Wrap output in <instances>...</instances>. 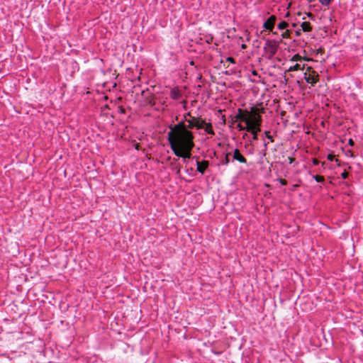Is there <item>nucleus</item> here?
<instances>
[{
    "label": "nucleus",
    "mask_w": 363,
    "mask_h": 363,
    "mask_svg": "<svg viewBox=\"0 0 363 363\" xmlns=\"http://www.w3.org/2000/svg\"><path fill=\"white\" fill-rule=\"evenodd\" d=\"M288 26L289 23L286 21H282L278 24L277 28L279 30H284L287 28Z\"/></svg>",
    "instance_id": "dca6fc26"
},
{
    "label": "nucleus",
    "mask_w": 363,
    "mask_h": 363,
    "mask_svg": "<svg viewBox=\"0 0 363 363\" xmlns=\"http://www.w3.org/2000/svg\"><path fill=\"white\" fill-rule=\"evenodd\" d=\"M315 72L313 71L312 74H307V73L304 74V79L306 82L308 84H311L312 85L315 84L318 81V75H315Z\"/></svg>",
    "instance_id": "9d476101"
},
{
    "label": "nucleus",
    "mask_w": 363,
    "mask_h": 363,
    "mask_svg": "<svg viewBox=\"0 0 363 363\" xmlns=\"http://www.w3.org/2000/svg\"><path fill=\"white\" fill-rule=\"evenodd\" d=\"M319 2L323 5V6H328L330 5V2L333 1V0H318Z\"/></svg>",
    "instance_id": "b1692460"
},
{
    "label": "nucleus",
    "mask_w": 363,
    "mask_h": 363,
    "mask_svg": "<svg viewBox=\"0 0 363 363\" xmlns=\"http://www.w3.org/2000/svg\"><path fill=\"white\" fill-rule=\"evenodd\" d=\"M196 170L202 175L205 173L206 170L208 168L210 162L208 160H203L201 162L196 160Z\"/></svg>",
    "instance_id": "1a4fd4ad"
},
{
    "label": "nucleus",
    "mask_w": 363,
    "mask_h": 363,
    "mask_svg": "<svg viewBox=\"0 0 363 363\" xmlns=\"http://www.w3.org/2000/svg\"><path fill=\"white\" fill-rule=\"evenodd\" d=\"M335 156L333 154H328L327 156V159L329 161H333L335 160Z\"/></svg>",
    "instance_id": "c756f323"
},
{
    "label": "nucleus",
    "mask_w": 363,
    "mask_h": 363,
    "mask_svg": "<svg viewBox=\"0 0 363 363\" xmlns=\"http://www.w3.org/2000/svg\"><path fill=\"white\" fill-rule=\"evenodd\" d=\"M203 121H204L203 120H202L201 121H196V128L197 129H203V127L205 126V125L203 123Z\"/></svg>",
    "instance_id": "4be33fe9"
},
{
    "label": "nucleus",
    "mask_w": 363,
    "mask_h": 363,
    "mask_svg": "<svg viewBox=\"0 0 363 363\" xmlns=\"http://www.w3.org/2000/svg\"><path fill=\"white\" fill-rule=\"evenodd\" d=\"M246 131L252 134V138H250L249 140H252L253 143L255 140H257L258 139V133L261 131V129L257 130L255 129L254 128H250L248 125L246 126Z\"/></svg>",
    "instance_id": "9b49d317"
},
{
    "label": "nucleus",
    "mask_w": 363,
    "mask_h": 363,
    "mask_svg": "<svg viewBox=\"0 0 363 363\" xmlns=\"http://www.w3.org/2000/svg\"><path fill=\"white\" fill-rule=\"evenodd\" d=\"M296 35H298V36L301 35L300 30H298L296 31Z\"/></svg>",
    "instance_id": "f704fd0d"
},
{
    "label": "nucleus",
    "mask_w": 363,
    "mask_h": 363,
    "mask_svg": "<svg viewBox=\"0 0 363 363\" xmlns=\"http://www.w3.org/2000/svg\"><path fill=\"white\" fill-rule=\"evenodd\" d=\"M264 142V150L259 152V154L262 155L261 158H263L266 155V150L267 149V143L265 142L264 139H263Z\"/></svg>",
    "instance_id": "aec40b11"
},
{
    "label": "nucleus",
    "mask_w": 363,
    "mask_h": 363,
    "mask_svg": "<svg viewBox=\"0 0 363 363\" xmlns=\"http://www.w3.org/2000/svg\"><path fill=\"white\" fill-rule=\"evenodd\" d=\"M135 148L138 150V145H136Z\"/></svg>",
    "instance_id": "ea45409f"
},
{
    "label": "nucleus",
    "mask_w": 363,
    "mask_h": 363,
    "mask_svg": "<svg viewBox=\"0 0 363 363\" xmlns=\"http://www.w3.org/2000/svg\"><path fill=\"white\" fill-rule=\"evenodd\" d=\"M167 160H172L171 164H170L172 167H173V166H174V165H177V162H178V160H179V159H178V158H173V159L172 160L171 157H169L167 158Z\"/></svg>",
    "instance_id": "5701e85b"
},
{
    "label": "nucleus",
    "mask_w": 363,
    "mask_h": 363,
    "mask_svg": "<svg viewBox=\"0 0 363 363\" xmlns=\"http://www.w3.org/2000/svg\"><path fill=\"white\" fill-rule=\"evenodd\" d=\"M232 154V160L231 162H233L235 161H238L240 163L245 164L247 165V159L245 157L244 154L241 152V150L238 148H234L231 151Z\"/></svg>",
    "instance_id": "20e7f679"
},
{
    "label": "nucleus",
    "mask_w": 363,
    "mask_h": 363,
    "mask_svg": "<svg viewBox=\"0 0 363 363\" xmlns=\"http://www.w3.org/2000/svg\"><path fill=\"white\" fill-rule=\"evenodd\" d=\"M348 145H349L350 146H354V141H353V140H352V138L349 139V140H348Z\"/></svg>",
    "instance_id": "2f4dec72"
},
{
    "label": "nucleus",
    "mask_w": 363,
    "mask_h": 363,
    "mask_svg": "<svg viewBox=\"0 0 363 363\" xmlns=\"http://www.w3.org/2000/svg\"><path fill=\"white\" fill-rule=\"evenodd\" d=\"M231 154H232L231 152L226 153L225 157L223 160H221V161L220 162L221 165H225V166L228 165V164L231 162L229 158V156H230Z\"/></svg>",
    "instance_id": "2eb2a0df"
},
{
    "label": "nucleus",
    "mask_w": 363,
    "mask_h": 363,
    "mask_svg": "<svg viewBox=\"0 0 363 363\" xmlns=\"http://www.w3.org/2000/svg\"><path fill=\"white\" fill-rule=\"evenodd\" d=\"M301 27L303 32H310L312 30V26L309 22L304 21L301 23Z\"/></svg>",
    "instance_id": "4468645a"
},
{
    "label": "nucleus",
    "mask_w": 363,
    "mask_h": 363,
    "mask_svg": "<svg viewBox=\"0 0 363 363\" xmlns=\"http://www.w3.org/2000/svg\"><path fill=\"white\" fill-rule=\"evenodd\" d=\"M348 152H350V157H353L354 155L351 150H349Z\"/></svg>",
    "instance_id": "c9c22d12"
},
{
    "label": "nucleus",
    "mask_w": 363,
    "mask_h": 363,
    "mask_svg": "<svg viewBox=\"0 0 363 363\" xmlns=\"http://www.w3.org/2000/svg\"><path fill=\"white\" fill-rule=\"evenodd\" d=\"M237 128L239 130H246V125L245 126H243L241 123H238L237 125Z\"/></svg>",
    "instance_id": "cd10ccee"
},
{
    "label": "nucleus",
    "mask_w": 363,
    "mask_h": 363,
    "mask_svg": "<svg viewBox=\"0 0 363 363\" xmlns=\"http://www.w3.org/2000/svg\"><path fill=\"white\" fill-rule=\"evenodd\" d=\"M349 177V173L346 171V170H344L343 172L341 173V177L344 179H347Z\"/></svg>",
    "instance_id": "a878e982"
},
{
    "label": "nucleus",
    "mask_w": 363,
    "mask_h": 363,
    "mask_svg": "<svg viewBox=\"0 0 363 363\" xmlns=\"http://www.w3.org/2000/svg\"><path fill=\"white\" fill-rule=\"evenodd\" d=\"M225 60H226V62H228L230 63H233V64L235 63V59L232 57H228Z\"/></svg>",
    "instance_id": "c85d7f7f"
},
{
    "label": "nucleus",
    "mask_w": 363,
    "mask_h": 363,
    "mask_svg": "<svg viewBox=\"0 0 363 363\" xmlns=\"http://www.w3.org/2000/svg\"><path fill=\"white\" fill-rule=\"evenodd\" d=\"M238 113L235 116L236 121H240V122H244L247 125V123L249 122L250 118V113L247 111L243 112L241 108L238 109Z\"/></svg>",
    "instance_id": "0eeeda50"
},
{
    "label": "nucleus",
    "mask_w": 363,
    "mask_h": 363,
    "mask_svg": "<svg viewBox=\"0 0 363 363\" xmlns=\"http://www.w3.org/2000/svg\"><path fill=\"white\" fill-rule=\"evenodd\" d=\"M203 123L205 125V126L203 127V130L206 133L209 135L215 134L211 123H207L206 121H203Z\"/></svg>",
    "instance_id": "ddd939ff"
},
{
    "label": "nucleus",
    "mask_w": 363,
    "mask_h": 363,
    "mask_svg": "<svg viewBox=\"0 0 363 363\" xmlns=\"http://www.w3.org/2000/svg\"><path fill=\"white\" fill-rule=\"evenodd\" d=\"M303 67H301V65L300 64H296L294 65V66H291L288 71L289 72H294V71H298V70H301L302 69Z\"/></svg>",
    "instance_id": "f3484780"
},
{
    "label": "nucleus",
    "mask_w": 363,
    "mask_h": 363,
    "mask_svg": "<svg viewBox=\"0 0 363 363\" xmlns=\"http://www.w3.org/2000/svg\"><path fill=\"white\" fill-rule=\"evenodd\" d=\"M261 117L259 116H253L250 114V118L249 122L247 123L246 126H250V128H254L255 129H261Z\"/></svg>",
    "instance_id": "423d86ee"
},
{
    "label": "nucleus",
    "mask_w": 363,
    "mask_h": 363,
    "mask_svg": "<svg viewBox=\"0 0 363 363\" xmlns=\"http://www.w3.org/2000/svg\"><path fill=\"white\" fill-rule=\"evenodd\" d=\"M252 74H255V75H256V74H257L256 71H254V72H252Z\"/></svg>",
    "instance_id": "4c0bfd02"
},
{
    "label": "nucleus",
    "mask_w": 363,
    "mask_h": 363,
    "mask_svg": "<svg viewBox=\"0 0 363 363\" xmlns=\"http://www.w3.org/2000/svg\"><path fill=\"white\" fill-rule=\"evenodd\" d=\"M313 177L317 182L323 183L325 182V178L323 176L314 175Z\"/></svg>",
    "instance_id": "412c9836"
},
{
    "label": "nucleus",
    "mask_w": 363,
    "mask_h": 363,
    "mask_svg": "<svg viewBox=\"0 0 363 363\" xmlns=\"http://www.w3.org/2000/svg\"><path fill=\"white\" fill-rule=\"evenodd\" d=\"M186 121L188 122L189 125H187V129L189 130V128H193L194 127H196V122L194 121H196L195 118H194L193 121L192 120H187L186 119Z\"/></svg>",
    "instance_id": "a211bd4d"
},
{
    "label": "nucleus",
    "mask_w": 363,
    "mask_h": 363,
    "mask_svg": "<svg viewBox=\"0 0 363 363\" xmlns=\"http://www.w3.org/2000/svg\"><path fill=\"white\" fill-rule=\"evenodd\" d=\"M277 21V17L274 15L270 16L263 23V28L272 32Z\"/></svg>",
    "instance_id": "6e6552de"
},
{
    "label": "nucleus",
    "mask_w": 363,
    "mask_h": 363,
    "mask_svg": "<svg viewBox=\"0 0 363 363\" xmlns=\"http://www.w3.org/2000/svg\"><path fill=\"white\" fill-rule=\"evenodd\" d=\"M182 166L180 164L174 165L172 167V169L175 172L176 174H179L181 172Z\"/></svg>",
    "instance_id": "6ab92c4d"
},
{
    "label": "nucleus",
    "mask_w": 363,
    "mask_h": 363,
    "mask_svg": "<svg viewBox=\"0 0 363 363\" xmlns=\"http://www.w3.org/2000/svg\"><path fill=\"white\" fill-rule=\"evenodd\" d=\"M169 96L172 99L178 100L182 97V94L179 89L177 88H174L171 89Z\"/></svg>",
    "instance_id": "f8f14e48"
},
{
    "label": "nucleus",
    "mask_w": 363,
    "mask_h": 363,
    "mask_svg": "<svg viewBox=\"0 0 363 363\" xmlns=\"http://www.w3.org/2000/svg\"><path fill=\"white\" fill-rule=\"evenodd\" d=\"M264 135L271 142H274L273 137L270 135L269 131H265Z\"/></svg>",
    "instance_id": "393cba45"
},
{
    "label": "nucleus",
    "mask_w": 363,
    "mask_h": 363,
    "mask_svg": "<svg viewBox=\"0 0 363 363\" xmlns=\"http://www.w3.org/2000/svg\"><path fill=\"white\" fill-rule=\"evenodd\" d=\"M320 163V162L318 159H316V158L313 159V164L315 166L318 165Z\"/></svg>",
    "instance_id": "7c9ffc66"
},
{
    "label": "nucleus",
    "mask_w": 363,
    "mask_h": 363,
    "mask_svg": "<svg viewBox=\"0 0 363 363\" xmlns=\"http://www.w3.org/2000/svg\"><path fill=\"white\" fill-rule=\"evenodd\" d=\"M282 38H289V31L287 30L285 32L282 33L281 35Z\"/></svg>",
    "instance_id": "bb28decb"
},
{
    "label": "nucleus",
    "mask_w": 363,
    "mask_h": 363,
    "mask_svg": "<svg viewBox=\"0 0 363 363\" xmlns=\"http://www.w3.org/2000/svg\"><path fill=\"white\" fill-rule=\"evenodd\" d=\"M242 151L246 155H252L255 154V147L252 140H247L243 145Z\"/></svg>",
    "instance_id": "39448f33"
},
{
    "label": "nucleus",
    "mask_w": 363,
    "mask_h": 363,
    "mask_svg": "<svg viewBox=\"0 0 363 363\" xmlns=\"http://www.w3.org/2000/svg\"><path fill=\"white\" fill-rule=\"evenodd\" d=\"M280 183L282 184V185H286V181L285 179H280Z\"/></svg>",
    "instance_id": "473e14b6"
},
{
    "label": "nucleus",
    "mask_w": 363,
    "mask_h": 363,
    "mask_svg": "<svg viewBox=\"0 0 363 363\" xmlns=\"http://www.w3.org/2000/svg\"><path fill=\"white\" fill-rule=\"evenodd\" d=\"M242 48H245V45H242Z\"/></svg>",
    "instance_id": "58836bf2"
},
{
    "label": "nucleus",
    "mask_w": 363,
    "mask_h": 363,
    "mask_svg": "<svg viewBox=\"0 0 363 363\" xmlns=\"http://www.w3.org/2000/svg\"><path fill=\"white\" fill-rule=\"evenodd\" d=\"M277 50L278 44L276 41H272L269 39L266 40L264 50L267 55L268 59H271L274 57L276 55Z\"/></svg>",
    "instance_id": "7ed1b4c3"
},
{
    "label": "nucleus",
    "mask_w": 363,
    "mask_h": 363,
    "mask_svg": "<svg viewBox=\"0 0 363 363\" xmlns=\"http://www.w3.org/2000/svg\"><path fill=\"white\" fill-rule=\"evenodd\" d=\"M169 145L174 154L184 159H189L191 157V151L194 147V139L182 141L172 142Z\"/></svg>",
    "instance_id": "f03ea898"
},
{
    "label": "nucleus",
    "mask_w": 363,
    "mask_h": 363,
    "mask_svg": "<svg viewBox=\"0 0 363 363\" xmlns=\"http://www.w3.org/2000/svg\"><path fill=\"white\" fill-rule=\"evenodd\" d=\"M297 57H298V55H296L293 56V58L291 59V60H293V61L296 60V58Z\"/></svg>",
    "instance_id": "e433bc0d"
},
{
    "label": "nucleus",
    "mask_w": 363,
    "mask_h": 363,
    "mask_svg": "<svg viewBox=\"0 0 363 363\" xmlns=\"http://www.w3.org/2000/svg\"><path fill=\"white\" fill-rule=\"evenodd\" d=\"M170 131L167 133L169 143L191 140L194 138L193 133L187 129V125L181 121L174 125H169Z\"/></svg>",
    "instance_id": "f257e3e1"
},
{
    "label": "nucleus",
    "mask_w": 363,
    "mask_h": 363,
    "mask_svg": "<svg viewBox=\"0 0 363 363\" xmlns=\"http://www.w3.org/2000/svg\"><path fill=\"white\" fill-rule=\"evenodd\" d=\"M242 138H243V139H247V140L249 139V138H248V135H247V133H245L242 135Z\"/></svg>",
    "instance_id": "72a5a7b5"
}]
</instances>
